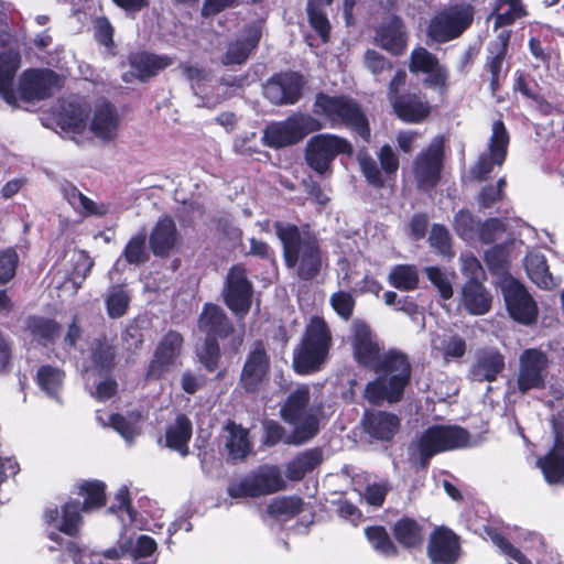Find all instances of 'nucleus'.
<instances>
[{
  "mask_svg": "<svg viewBox=\"0 0 564 564\" xmlns=\"http://www.w3.org/2000/svg\"><path fill=\"white\" fill-rule=\"evenodd\" d=\"M510 34L508 31H501L498 35V39L495 43L490 45V54L489 61L487 63V67L491 74V86L494 87L499 79V75L502 68V62L505 59L507 45L509 42Z\"/></svg>",
  "mask_w": 564,
  "mask_h": 564,
  "instance_id": "nucleus-43",
  "label": "nucleus"
},
{
  "mask_svg": "<svg viewBox=\"0 0 564 564\" xmlns=\"http://www.w3.org/2000/svg\"><path fill=\"white\" fill-rule=\"evenodd\" d=\"M32 333L40 340H52L58 333L57 324L50 319L32 318L29 324Z\"/></svg>",
  "mask_w": 564,
  "mask_h": 564,
  "instance_id": "nucleus-60",
  "label": "nucleus"
},
{
  "mask_svg": "<svg viewBox=\"0 0 564 564\" xmlns=\"http://www.w3.org/2000/svg\"><path fill=\"white\" fill-rule=\"evenodd\" d=\"M284 487L285 481L281 471L276 467L264 466L256 473L231 482L228 494L232 498H253L280 491Z\"/></svg>",
  "mask_w": 564,
  "mask_h": 564,
  "instance_id": "nucleus-11",
  "label": "nucleus"
},
{
  "mask_svg": "<svg viewBox=\"0 0 564 564\" xmlns=\"http://www.w3.org/2000/svg\"><path fill=\"white\" fill-rule=\"evenodd\" d=\"M78 495L84 497V511L100 508L106 502L105 484L98 480H85L78 485Z\"/></svg>",
  "mask_w": 564,
  "mask_h": 564,
  "instance_id": "nucleus-44",
  "label": "nucleus"
},
{
  "mask_svg": "<svg viewBox=\"0 0 564 564\" xmlns=\"http://www.w3.org/2000/svg\"><path fill=\"white\" fill-rule=\"evenodd\" d=\"M392 106L398 117L410 123L424 120L430 113V106L417 96L392 97Z\"/></svg>",
  "mask_w": 564,
  "mask_h": 564,
  "instance_id": "nucleus-34",
  "label": "nucleus"
},
{
  "mask_svg": "<svg viewBox=\"0 0 564 564\" xmlns=\"http://www.w3.org/2000/svg\"><path fill=\"white\" fill-rule=\"evenodd\" d=\"M478 229L479 224L468 212L462 210L455 216V230L463 239H473Z\"/></svg>",
  "mask_w": 564,
  "mask_h": 564,
  "instance_id": "nucleus-57",
  "label": "nucleus"
},
{
  "mask_svg": "<svg viewBox=\"0 0 564 564\" xmlns=\"http://www.w3.org/2000/svg\"><path fill=\"white\" fill-rule=\"evenodd\" d=\"M251 284L245 269L234 267L227 275L225 301L227 306L237 315H245L251 305Z\"/></svg>",
  "mask_w": 564,
  "mask_h": 564,
  "instance_id": "nucleus-18",
  "label": "nucleus"
},
{
  "mask_svg": "<svg viewBox=\"0 0 564 564\" xmlns=\"http://www.w3.org/2000/svg\"><path fill=\"white\" fill-rule=\"evenodd\" d=\"M555 444L553 448L538 460L549 484H564V423L554 420Z\"/></svg>",
  "mask_w": 564,
  "mask_h": 564,
  "instance_id": "nucleus-21",
  "label": "nucleus"
},
{
  "mask_svg": "<svg viewBox=\"0 0 564 564\" xmlns=\"http://www.w3.org/2000/svg\"><path fill=\"white\" fill-rule=\"evenodd\" d=\"M430 242L442 254H448L451 251L449 246V234L447 229L441 225H434L431 235Z\"/></svg>",
  "mask_w": 564,
  "mask_h": 564,
  "instance_id": "nucleus-63",
  "label": "nucleus"
},
{
  "mask_svg": "<svg viewBox=\"0 0 564 564\" xmlns=\"http://www.w3.org/2000/svg\"><path fill=\"white\" fill-rule=\"evenodd\" d=\"M389 282L401 291H412L419 284V273L415 267L400 264L392 268L389 274Z\"/></svg>",
  "mask_w": 564,
  "mask_h": 564,
  "instance_id": "nucleus-46",
  "label": "nucleus"
},
{
  "mask_svg": "<svg viewBox=\"0 0 564 564\" xmlns=\"http://www.w3.org/2000/svg\"><path fill=\"white\" fill-rule=\"evenodd\" d=\"M87 358L90 365L85 368L86 372H107L115 366L116 347L113 339L101 337L96 338L89 350Z\"/></svg>",
  "mask_w": 564,
  "mask_h": 564,
  "instance_id": "nucleus-28",
  "label": "nucleus"
},
{
  "mask_svg": "<svg viewBox=\"0 0 564 564\" xmlns=\"http://www.w3.org/2000/svg\"><path fill=\"white\" fill-rule=\"evenodd\" d=\"M524 265L529 278L539 288L552 290L560 285L561 279L553 276L549 272V267L543 254L538 252H530L525 257Z\"/></svg>",
  "mask_w": 564,
  "mask_h": 564,
  "instance_id": "nucleus-33",
  "label": "nucleus"
},
{
  "mask_svg": "<svg viewBox=\"0 0 564 564\" xmlns=\"http://www.w3.org/2000/svg\"><path fill=\"white\" fill-rule=\"evenodd\" d=\"M302 509V501L296 497H279L268 506V512L278 518H290Z\"/></svg>",
  "mask_w": 564,
  "mask_h": 564,
  "instance_id": "nucleus-49",
  "label": "nucleus"
},
{
  "mask_svg": "<svg viewBox=\"0 0 564 564\" xmlns=\"http://www.w3.org/2000/svg\"><path fill=\"white\" fill-rule=\"evenodd\" d=\"M426 274H427L429 280L437 288L441 296L444 300L452 297L453 288H452L451 279L447 274L443 273L436 267L426 268Z\"/></svg>",
  "mask_w": 564,
  "mask_h": 564,
  "instance_id": "nucleus-59",
  "label": "nucleus"
},
{
  "mask_svg": "<svg viewBox=\"0 0 564 564\" xmlns=\"http://www.w3.org/2000/svg\"><path fill=\"white\" fill-rule=\"evenodd\" d=\"M330 341V332L324 319L313 317L300 348L294 352V369L299 373H310L319 369L327 359Z\"/></svg>",
  "mask_w": 564,
  "mask_h": 564,
  "instance_id": "nucleus-5",
  "label": "nucleus"
},
{
  "mask_svg": "<svg viewBox=\"0 0 564 564\" xmlns=\"http://www.w3.org/2000/svg\"><path fill=\"white\" fill-rule=\"evenodd\" d=\"M318 452H306L296 457L288 466L289 477L292 479H300L306 471L312 470L319 463Z\"/></svg>",
  "mask_w": 564,
  "mask_h": 564,
  "instance_id": "nucleus-51",
  "label": "nucleus"
},
{
  "mask_svg": "<svg viewBox=\"0 0 564 564\" xmlns=\"http://www.w3.org/2000/svg\"><path fill=\"white\" fill-rule=\"evenodd\" d=\"M178 242V231L175 221L161 217L150 235V248L155 256L167 257Z\"/></svg>",
  "mask_w": 564,
  "mask_h": 564,
  "instance_id": "nucleus-24",
  "label": "nucleus"
},
{
  "mask_svg": "<svg viewBox=\"0 0 564 564\" xmlns=\"http://www.w3.org/2000/svg\"><path fill=\"white\" fill-rule=\"evenodd\" d=\"M105 302L108 315L111 318H119L126 314L130 296L122 288L113 286L109 290Z\"/></svg>",
  "mask_w": 564,
  "mask_h": 564,
  "instance_id": "nucleus-48",
  "label": "nucleus"
},
{
  "mask_svg": "<svg viewBox=\"0 0 564 564\" xmlns=\"http://www.w3.org/2000/svg\"><path fill=\"white\" fill-rule=\"evenodd\" d=\"M330 304L338 315L348 319L352 314L355 301L350 293L339 291L332 295Z\"/></svg>",
  "mask_w": 564,
  "mask_h": 564,
  "instance_id": "nucleus-61",
  "label": "nucleus"
},
{
  "mask_svg": "<svg viewBox=\"0 0 564 564\" xmlns=\"http://www.w3.org/2000/svg\"><path fill=\"white\" fill-rule=\"evenodd\" d=\"M492 543L499 547L500 552L506 556L514 560L518 564H532L530 560L517 547H514L509 541H507L501 534L497 532L489 533Z\"/></svg>",
  "mask_w": 564,
  "mask_h": 564,
  "instance_id": "nucleus-58",
  "label": "nucleus"
},
{
  "mask_svg": "<svg viewBox=\"0 0 564 564\" xmlns=\"http://www.w3.org/2000/svg\"><path fill=\"white\" fill-rule=\"evenodd\" d=\"M273 228L282 243L288 268L294 269L304 280L317 275L324 261L316 238L290 223L276 221Z\"/></svg>",
  "mask_w": 564,
  "mask_h": 564,
  "instance_id": "nucleus-3",
  "label": "nucleus"
},
{
  "mask_svg": "<svg viewBox=\"0 0 564 564\" xmlns=\"http://www.w3.org/2000/svg\"><path fill=\"white\" fill-rule=\"evenodd\" d=\"M226 442L225 447L231 459H243L251 451V444L248 438V431L236 423H228L225 427Z\"/></svg>",
  "mask_w": 564,
  "mask_h": 564,
  "instance_id": "nucleus-38",
  "label": "nucleus"
},
{
  "mask_svg": "<svg viewBox=\"0 0 564 564\" xmlns=\"http://www.w3.org/2000/svg\"><path fill=\"white\" fill-rule=\"evenodd\" d=\"M322 129V123L311 115H294L281 122L267 126L263 139L269 147L283 148L301 141L306 134Z\"/></svg>",
  "mask_w": 564,
  "mask_h": 564,
  "instance_id": "nucleus-10",
  "label": "nucleus"
},
{
  "mask_svg": "<svg viewBox=\"0 0 564 564\" xmlns=\"http://www.w3.org/2000/svg\"><path fill=\"white\" fill-rule=\"evenodd\" d=\"M130 64L134 75L141 80H145L170 66L172 59L165 55L135 53L131 55Z\"/></svg>",
  "mask_w": 564,
  "mask_h": 564,
  "instance_id": "nucleus-35",
  "label": "nucleus"
},
{
  "mask_svg": "<svg viewBox=\"0 0 564 564\" xmlns=\"http://www.w3.org/2000/svg\"><path fill=\"white\" fill-rule=\"evenodd\" d=\"M501 290L507 310L514 321L525 325L535 322L538 317L536 303L521 283L512 278H506L502 281Z\"/></svg>",
  "mask_w": 564,
  "mask_h": 564,
  "instance_id": "nucleus-13",
  "label": "nucleus"
},
{
  "mask_svg": "<svg viewBox=\"0 0 564 564\" xmlns=\"http://www.w3.org/2000/svg\"><path fill=\"white\" fill-rule=\"evenodd\" d=\"M94 267V260L85 251H78L74 259V269L69 275V280L74 285V290L77 291Z\"/></svg>",
  "mask_w": 564,
  "mask_h": 564,
  "instance_id": "nucleus-50",
  "label": "nucleus"
},
{
  "mask_svg": "<svg viewBox=\"0 0 564 564\" xmlns=\"http://www.w3.org/2000/svg\"><path fill=\"white\" fill-rule=\"evenodd\" d=\"M261 31L258 26L248 28L243 34L232 41L224 56L225 64H242L247 61L250 52L258 45Z\"/></svg>",
  "mask_w": 564,
  "mask_h": 564,
  "instance_id": "nucleus-30",
  "label": "nucleus"
},
{
  "mask_svg": "<svg viewBox=\"0 0 564 564\" xmlns=\"http://www.w3.org/2000/svg\"><path fill=\"white\" fill-rule=\"evenodd\" d=\"M62 193L64 198L70 204V206L83 216H102L107 214L108 206L105 204L97 205L95 202L86 197L72 184H63Z\"/></svg>",
  "mask_w": 564,
  "mask_h": 564,
  "instance_id": "nucleus-39",
  "label": "nucleus"
},
{
  "mask_svg": "<svg viewBox=\"0 0 564 564\" xmlns=\"http://www.w3.org/2000/svg\"><path fill=\"white\" fill-rule=\"evenodd\" d=\"M183 346V337L176 332H169L158 344L151 360L147 379L159 380L177 366Z\"/></svg>",
  "mask_w": 564,
  "mask_h": 564,
  "instance_id": "nucleus-15",
  "label": "nucleus"
},
{
  "mask_svg": "<svg viewBox=\"0 0 564 564\" xmlns=\"http://www.w3.org/2000/svg\"><path fill=\"white\" fill-rule=\"evenodd\" d=\"M349 343L355 359L379 375L366 387V399L371 403H380L384 400L399 401L411 375L405 355L397 350L382 352L370 327L361 321H355L351 324Z\"/></svg>",
  "mask_w": 564,
  "mask_h": 564,
  "instance_id": "nucleus-1",
  "label": "nucleus"
},
{
  "mask_svg": "<svg viewBox=\"0 0 564 564\" xmlns=\"http://www.w3.org/2000/svg\"><path fill=\"white\" fill-rule=\"evenodd\" d=\"M519 361L517 379L519 391L525 393L532 389L543 388L549 364L545 354L538 349H527L521 354Z\"/></svg>",
  "mask_w": 564,
  "mask_h": 564,
  "instance_id": "nucleus-16",
  "label": "nucleus"
},
{
  "mask_svg": "<svg viewBox=\"0 0 564 564\" xmlns=\"http://www.w3.org/2000/svg\"><path fill=\"white\" fill-rule=\"evenodd\" d=\"M393 534L406 549L419 547L424 540L423 528L413 519L402 518L394 523Z\"/></svg>",
  "mask_w": 564,
  "mask_h": 564,
  "instance_id": "nucleus-40",
  "label": "nucleus"
},
{
  "mask_svg": "<svg viewBox=\"0 0 564 564\" xmlns=\"http://www.w3.org/2000/svg\"><path fill=\"white\" fill-rule=\"evenodd\" d=\"M351 153L352 145L346 139L322 133L307 141L304 159L313 171L323 176L330 171L332 163L338 154L350 155Z\"/></svg>",
  "mask_w": 564,
  "mask_h": 564,
  "instance_id": "nucleus-9",
  "label": "nucleus"
},
{
  "mask_svg": "<svg viewBox=\"0 0 564 564\" xmlns=\"http://www.w3.org/2000/svg\"><path fill=\"white\" fill-rule=\"evenodd\" d=\"M314 112L325 117L333 128L345 124L355 129L365 140L370 137L366 117L349 98L318 94L314 104Z\"/></svg>",
  "mask_w": 564,
  "mask_h": 564,
  "instance_id": "nucleus-6",
  "label": "nucleus"
},
{
  "mask_svg": "<svg viewBox=\"0 0 564 564\" xmlns=\"http://www.w3.org/2000/svg\"><path fill=\"white\" fill-rule=\"evenodd\" d=\"M37 384L47 395L57 398L64 381V373L57 368L43 366L37 371Z\"/></svg>",
  "mask_w": 564,
  "mask_h": 564,
  "instance_id": "nucleus-47",
  "label": "nucleus"
},
{
  "mask_svg": "<svg viewBox=\"0 0 564 564\" xmlns=\"http://www.w3.org/2000/svg\"><path fill=\"white\" fill-rule=\"evenodd\" d=\"M20 67V55L8 51L0 54V95L9 105L15 106L19 98L28 101L45 99L58 89L59 77L50 69H28L13 88V78Z\"/></svg>",
  "mask_w": 564,
  "mask_h": 564,
  "instance_id": "nucleus-2",
  "label": "nucleus"
},
{
  "mask_svg": "<svg viewBox=\"0 0 564 564\" xmlns=\"http://www.w3.org/2000/svg\"><path fill=\"white\" fill-rule=\"evenodd\" d=\"M302 89V77L295 73L283 74L268 82L264 96L273 104H294Z\"/></svg>",
  "mask_w": 564,
  "mask_h": 564,
  "instance_id": "nucleus-22",
  "label": "nucleus"
},
{
  "mask_svg": "<svg viewBox=\"0 0 564 564\" xmlns=\"http://www.w3.org/2000/svg\"><path fill=\"white\" fill-rule=\"evenodd\" d=\"M269 371V357L263 346L258 343L249 352L245 362L241 383L248 391H254L260 383L264 380Z\"/></svg>",
  "mask_w": 564,
  "mask_h": 564,
  "instance_id": "nucleus-23",
  "label": "nucleus"
},
{
  "mask_svg": "<svg viewBox=\"0 0 564 564\" xmlns=\"http://www.w3.org/2000/svg\"><path fill=\"white\" fill-rule=\"evenodd\" d=\"M474 18L469 6H454L437 13L430 22L427 35L438 43L459 36L471 23Z\"/></svg>",
  "mask_w": 564,
  "mask_h": 564,
  "instance_id": "nucleus-12",
  "label": "nucleus"
},
{
  "mask_svg": "<svg viewBox=\"0 0 564 564\" xmlns=\"http://www.w3.org/2000/svg\"><path fill=\"white\" fill-rule=\"evenodd\" d=\"M192 436V423L183 414L176 416L175 422L170 424L165 432L166 446L177 451L182 456L188 453V441Z\"/></svg>",
  "mask_w": 564,
  "mask_h": 564,
  "instance_id": "nucleus-37",
  "label": "nucleus"
},
{
  "mask_svg": "<svg viewBox=\"0 0 564 564\" xmlns=\"http://www.w3.org/2000/svg\"><path fill=\"white\" fill-rule=\"evenodd\" d=\"M281 415L293 426L292 443L301 444L317 432V420L310 406V388L300 386L286 398L281 408Z\"/></svg>",
  "mask_w": 564,
  "mask_h": 564,
  "instance_id": "nucleus-7",
  "label": "nucleus"
},
{
  "mask_svg": "<svg viewBox=\"0 0 564 564\" xmlns=\"http://www.w3.org/2000/svg\"><path fill=\"white\" fill-rule=\"evenodd\" d=\"M467 442L466 431L458 426L433 425L413 438L409 446V458L425 468L434 455L462 447Z\"/></svg>",
  "mask_w": 564,
  "mask_h": 564,
  "instance_id": "nucleus-4",
  "label": "nucleus"
},
{
  "mask_svg": "<svg viewBox=\"0 0 564 564\" xmlns=\"http://www.w3.org/2000/svg\"><path fill=\"white\" fill-rule=\"evenodd\" d=\"M88 106L86 102H69L59 113L57 123L70 134H82L87 129Z\"/></svg>",
  "mask_w": 564,
  "mask_h": 564,
  "instance_id": "nucleus-32",
  "label": "nucleus"
},
{
  "mask_svg": "<svg viewBox=\"0 0 564 564\" xmlns=\"http://www.w3.org/2000/svg\"><path fill=\"white\" fill-rule=\"evenodd\" d=\"M505 369V357L496 349H485L476 355L470 370L474 381H495Z\"/></svg>",
  "mask_w": 564,
  "mask_h": 564,
  "instance_id": "nucleus-25",
  "label": "nucleus"
},
{
  "mask_svg": "<svg viewBox=\"0 0 564 564\" xmlns=\"http://www.w3.org/2000/svg\"><path fill=\"white\" fill-rule=\"evenodd\" d=\"M509 135L502 121L492 124V133L489 140L488 152L479 156L471 173L478 180H486L494 167L501 166L507 156Z\"/></svg>",
  "mask_w": 564,
  "mask_h": 564,
  "instance_id": "nucleus-14",
  "label": "nucleus"
},
{
  "mask_svg": "<svg viewBox=\"0 0 564 564\" xmlns=\"http://www.w3.org/2000/svg\"><path fill=\"white\" fill-rule=\"evenodd\" d=\"M365 426L371 436L379 440H389L398 432L400 421L393 414L375 412L366 414Z\"/></svg>",
  "mask_w": 564,
  "mask_h": 564,
  "instance_id": "nucleus-36",
  "label": "nucleus"
},
{
  "mask_svg": "<svg viewBox=\"0 0 564 564\" xmlns=\"http://www.w3.org/2000/svg\"><path fill=\"white\" fill-rule=\"evenodd\" d=\"M443 144L440 139L433 140L430 147L415 159L413 173L421 188L434 187L441 176Z\"/></svg>",
  "mask_w": 564,
  "mask_h": 564,
  "instance_id": "nucleus-17",
  "label": "nucleus"
},
{
  "mask_svg": "<svg viewBox=\"0 0 564 564\" xmlns=\"http://www.w3.org/2000/svg\"><path fill=\"white\" fill-rule=\"evenodd\" d=\"M459 555V539L453 531L440 528L431 534L427 556L433 564H454Z\"/></svg>",
  "mask_w": 564,
  "mask_h": 564,
  "instance_id": "nucleus-20",
  "label": "nucleus"
},
{
  "mask_svg": "<svg viewBox=\"0 0 564 564\" xmlns=\"http://www.w3.org/2000/svg\"><path fill=\"white\" fill-rule=\"evenodd\" d=\"M376 42L384 50L400 54L406 46L404 25L399 18L384 21L377 31Z\"/></svg>",
  "mask_w": 564,
  "mask_h": 564,
  "instance_id": "nucleus-29",
  "label": "nucleus"
},
{
  "mask_svg": "<svg viewBox=\"0 0 564 564\" xmlns=\"http://www.w3.org/2000/svg\"><path fill=\"white\" fill-rule=\"evenodd\" d=\"M199 330L206 335L205 341L197 347V356L200 362L214 370L219 358L218 337H226L231 332V326L223 310L213 304H207L199 318Z\"/></svg>",
  "mask_w": 564,
  "mask_h": 564,
  "instance_id": "nucleus-8",
  "label": "nucleus"
},
{
  "mask_svg": "<svg viewBox=\"0 0 564 564\" xmlns=\"http://www.w3.org/2000/svg\"><path fill=\"white\" fill-rule=\"evenodd\" d=\"M494 10L491 18L495 19V29L509 25L514 20L523 17L525 11L519 0H492Z\"/></svg>",
  "mask_w": 564,
  "mask_h": 564,
  "instance_id": "nucleus-42",
  "label": "nucleus"
},
{
  "mask_svg": "<svg viewBox=\"0 0 564 564\" xmlns=\"http://www.w3.org/2000/svg\"><path fill=\"white\" fill-rule=\"evenodd\" d=\"M462 271L469 279V281L479 282L484 276V270L479 260L473 254H463L462 258Z\"/></svg>",
  "mask_w": 564,
  "mask_h": 564,
  "instance_id": "nucleus-64",
  "label": "nucleus"
},
{
  "mask_svg": "<svg viewBox=\"0 0 564 564\" xmlns=\"http://www.w3.org/2000/svg\"><path fill=\"white\" fill-rule=\"evenodd\" d=\"M365 533L377 553L384 557H394L398 555V547L383 527H369L365 530Z\"/></svg>",
  "mask_w": 564,
  "mask_h": 564,
  "instance_id": "nucleus-45",
  "label": "nucleus"
},
{
  "mask_svg": "<svg viewBox=\"0 0 564 564\" xmlns=\"http://www.w3.org/2000/svg\"><path fill=\"white\" fill-rule=\"evenodd\" d=\"M145 237V232H140L128 241L123 256L129 263L139 264L148 259Z\"/></svg>",
  "mask_w": 564,
  "mask_h": 564,
  "instance_id": "nucleus-52",
  "label": "nucleus"
},
{
  "mask_svg": "<svg viewBox=\"0 0 564 564\" xmlns=\"http://www.w3.org/2000/svg\"><path fill=\"white\" fill-rule=\"evenodd\" d=\"M431 345L433 355L443 358L446 364L458 360L466 354V341L456 334H436L432 338Z\"/></svg>",
  "mask_w": 564,
  "mask_h": 564,
  "instance_id": "nucleus-31",
  "label": "nucleus"
},
{
  "mask_svg": "<svg viewBox=\"0 0 564 564\" xmlns=\"http://www.w3.org/2000/svg\"><path fill=\"white\" fill-rule=\"evenodd\" d=\"M111 426L127 441L131 442L140 432L138 426L139 419L128 420L119 414L109 416Z\"/></svg>",
  "mask_w": 564,
  "mask_h": 564,
  "instance_id": "nucleus-54",
  "label": "nucleus"
},
{
  "mask_svg": "<svg viewBox=\"0 0 564 564\" xmlns=\"http://www.w3.org/2000/svg\"><path fill=\"white\" fill-rule=\"evenodd\" d=\"M116 501L117 503L110 508V511L118 514L123 525L131 524L134 520V513L130 506L128 487L123 486L118 490Z\"/></svg>",
  "mask_w": 564,
  "mask_h": 564,
  "instance_id": "nucleus-53",
  "label": "nucleus"
},
{
  "mask_svg": "<svg viewBox=\"0 0 564 564\" xmlns=\"http://www.w3.org/2000/svg\"><path fill=\"white\" fill-rule=\"evenodd\" d=\"M511 243L498 245L487 250L485 253V260L487 264L494 270H501L510 258Z\"/></svg>",
  "mask_w": 564,
  "mask_h": 564,
  "instance_id": "nucleus-55",
  "label": "nucleus"
},
{
  "mask_svg": "<svg viewBox=\"0 0 564 564\" xmlns=\"http://www.w3.org/2000/svg\"><path fill=\"white\" fill-rule=\"evenodd\" d=\"M463 303L473 314H485L490 308V297L485 288L476 281H468L463 288Z\"/></svg>",
  "mask_w": 564,
  "mask_h": 564,
  "instance_id": "nucleus-41",
  "label": "nucleus"
},
{
  "mask_svg": "<svg viewBox=\"0 0 564 564\" xmlns=\"http://www.w3.org/2000/svg\"><path fill=\"white\" fill-rule=\"evenodd\" d=\"M410 70L426 74L425 83L441 91L446 90L448 72L437 58L424 47H417L411 53Z\"/></svg>",
  "mask_w": 564,
  "mask_h": 564,
  "instance_id": "nucleus-19",
  "label": "nucleus"
},
{
  "mask_svg": "<svg viewBox=\"0 0 564 564\" xmlns=\"http://www.w3.org/2000/svg\"><path fill=\"white\" fill-rule=\"evenodd\" d=\"M119 116L116 109L109 104L97 106L90 120L89 130L104 141L116 138L119 129Z\"/></svg>",
  "mask_w": 564,
  "mask_h": 564,
  "instance_id": "nucleus-27",
  "label": "nucleus"
},
{
  "mask_svg": "<svg viewBox=\"0 0 564 564\" xmlns=\"http://www.w3.org/2000/svg\"><path fill=\"white\" fill-rule=\"evenodd\" d=\"M18 263L15 250L6 249L0 252V284H6L14 276Z\"/></svg>",
  "mask_w": 564,
  "mask_h": 564,
  "instance_id": "nucleus-56",
  "label": "nucleus"
},
{
  "mask_svg": "<svg viewBox=\"0 0 564 564\" xmlns=\"http://www.w3.org/2000/svg\"><path fill=\"white\" fill-rule=\"evenodd\" d=\"M79 510L78 502L69 501L62 507L61 512L56 508L47 509L45 511V521L59 532L73 536L79 532L82 525Z\"/></svg>",
  "mask_w": 564,
  "mask_h": 564,
  "instance_id": "nucleus-26",
  "label": "nucleus"
},
{
  "mask_svg": "<svg viewBox=\"0 0 564 564\" xmlns=\"http://www.w3.org/2000/svg\"><path fill=\"white\" fill-rule=\"evenodd\" d=\"M358 161L367 181L376 186H381L383 184V180L376 161L369 155L362 153L359 154Z\"/></svg>",
  "mask_w": 564,
  "mask_h": 564,
  "instance_id": "nucleus-62",
  "label": "nucleus"
}]
</instances>
